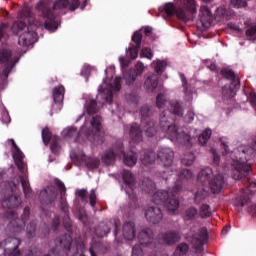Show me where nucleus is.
<instances>
[{"label":"nucleus","mask_w":256,"mask_h":256,"mask_svg":"<svg viewBox=\"0 0 256 256\" xmlns=\"http://www.w3.org/2000/svg\"><path fill=\"white\" fill-rule=\"evenodd\" d=\"M141 116V125L144 127V133L146 137L150 139L155 138L156 141L159 139H168L175 133L179 126L175 125L173 117L171 116V111L164 110L160 113V121L157 129V121L151 115H153V110L149 105H144L139 110Z\"/></svg>","instance_id":"nucleus-1"},{"label":"nucleus","mask_w":256,"mask_h":256,"mask_svg":"<svg viewBox=\"0 0 256 256\" xmlns=\"http://www.w3.org/2000/svg\"><path fill=\"white\" fill-rule=\"evenodd\" d=\"M89 0H83L82 4L79 0H55L53 3L52 8L48 7L47 4L43 1H39L35 9L37 11H41L45 22L44 27L46 31H50V33H55L57 29H59V25H61V22L57 20V15L55 14V10L61 11V9H69V11H77V9H81V11H85V8L87 7V2Z\"/></svg>","instance_id":"nucleus-2"},{"label":"nucleus","mask_w":256,"mask_h":256,"mask_svg":"<svg viewBox=\"0 0 256 256\" xmlns=\"http://www.w3.org/2000/svg\"><path fill=\"white\" fill-rule=\"evenodd\" d=\"M193 179V172L189 169H182L177 174L176 184L169 188V190H158L153 194V203L155 205H163L168 209L170 215H175V211L179 209V200L177 195L181 193L183 189V184L185 181H191Z\"/></svg>","instance_id":"nucleus-3"},{"label":"nucleus","mask_w":256,"mask_h":256,"mask_svg":"<svg viewBox=\"0 0 256 256\" xmlns=\"http://www.w3.org/2000/svg\"><path fill=\"white\" fill-rule=\"evenodd\" d=\"M91 128H87V121L80 127V130L75 126H69L62 131V137L69 139L72 143H79L83 145L85 141H90L99 145L103 143V137L99 135L101 133V116H93L90 121Z\"/></svg>","instance_id":"nucleus-4"},{"label":"nucleus","mask_w":256,"mask_h":256,"mask_svg":"<svg viewBox=\"0 0 256 256\" xmlns=\"http://www.w3.org/2000/svg\"><path fill=\"white\" fill-rule=\"evenodd\" d=\"M104 73L106 75L103 78V84L105 87H103V85L98 87V95L96 98L100 105H105V103L112 105L113 93L121 91V78L116 77L113 80V76L115 75V65H110L105 69Z\"/></svg>","instance_id":"nucleus-5"},{"label":"nucleus","mask_w":256,"mask_h":256,"mask_svg":"<svg viewBox=\"0 0 256 256\" xmlns=\"http://www.w3.org/2000/svg\"><path fill=\"white\" fill-rule=\"evenodd\" d=\"M182 7L175 8V4L172 2H168L164 5V13L162 14V19L167 21L169 17L176 14V17L183 21L184 23H188L193 19V15L197 13V4H195V0H181Z\"/></svg>","instance_id":"nucleus-6"},{"label":"nucleus","mask_w":256,"mask_h":256,"mask_svg":"<svg viewBox=\"0 0 256 256\" xmlns=\"http://www.w3.org/2000/svg\"><path fill=\"white\" fill-rule=\"evenodd\" d=\"M20 57L13 54L11 49L0 48V65L4 66L2 75L4 79L0 80V91H5L9 85L7 78L11 75L13 69H15L17 63H19Z\"/></svg>","instance_id":"nucleus-7"},{"label":"nucleus","mask_w":256,"mask_h":256,"mask_svg":"<svg viewBox=\"0 0 256 256\" xmlns=\"http://www.w3.org/2000/svg\"><path fill=\"white\" fill-rule=\"evenodd\" d=\"M29 217H31V208L29 206L24 207L21 218L17 217L15 211H6L2 215L3 221H10L6 227V231L13 234L25 231Z\"/></svg>","instance_id":"nucleus-8"},{"label":"nucleus","mask_w":256,"mask_h":256,"mask_svg":"<svg viewBox=\"0 0 256 256\" xmlns=\"http://www.w3.org/2000/svg\"><path fill=\"white\" fill-rule=\"evenodd\" d=\"M119 227H121V221L119 219L114 220V243L117 247L123 245V241H133L137 237V228L135 227L134 222L127 221L122 226V236H119Z\"/></svg>","instance_id":"nucleus-9"},{"label":"nucleus","mask_w":256,"mask_h":256,"mask_svg":"<svg viewBox=\"0 0 256 256\" xmlns=\"http://www.w3.org/2000/svg\"><path fill=\"white\" fill-rule=\"evenodd\" d=\"M13 29H17L16 35H18V45L21 47H30V45L37 43V32L31 30L25 22H16Z\"/></svg>","instance_id":"nucleus-10"},{"label":"nucleus","mask_w":256,"mask_h":256,"mask_svg":"<svg viewBox=\"0 0 256 256\" xmlns=\"http://www.w3.org/2000/svg\"><path fill=\"white\" fill-rule=\"evenodd\" d=\"M143 33L146 37H151L153 34V28L151 26H146L140 30H136L131 38V43L128 48H126V53L129 54L130 59H137L139 57V49H141V41H143Z\"/></svg>","instance_id":"nucleus-11"},{"label":"nucleus","mask_w":256,"mask_h":256,"mask_svg":"<svg viewBox=\"0 0 256 256\" xmlns=\"http://www.w3.org/2000/svg\"><path fill=\"white\" fill-rule=\"evenodd\" d=\"M122 179L123 184L121 188L124 189L126 195H128L130 199L129 205L133 207V209H137V203L139 199L135 193V175H133V173H131L129 170H123Z\"/></svg>","instance_id":"nucleus-12"},{"label":"nucleus","mask_w":256,"mask_h":256,"mask_svg":"<svg viewBox=\"0 0 256 256\" xmlns=\"http://www.w3.org/2000/svg\"><path fill=\"white\" fill-rule=\"evenodd\" d=\"M145 71V65L143 62L138 61L135 68L129 69L123 72V79L128 87H135L139 89L141 86V77Z\"/></svg>","instance_id":"nucleus-13"},{"label":"nucleus","mask_w":256,"mask_h":256,"mask_svg":"<svg viewBox=\"0 0 256 256\" xmlns=\"http://www.w3.org/2000/svg\"><path fill=\"white\" fill-rule=\"evenodd\" d=\"M7 143H10L12 145V157L18 171H20V173L23 174L24 177H27V164L23 162V159H25V154H23L21 148L17 146L14 139H8Z\"/></svg>","instance_id":"nucleus-14"},{"label":"nucleus","mask_w":256,"mask_h":256,"mask_svg":"<svg viewBox=\"0 0 256 256\" xmlns=\"http://www.w3.org/2000/svg\"><path fill=\"white\" fill-rule=\"evenodd\" d=\"M175 160V151L170 147H160L156 153V161L165 169L173 166Z\"/></svg>","instance_id":"nucleus-15"},{"label":"nucleus","mask_w":256,"mask_h":256,"mask_svg":"<svg viewBox=\"0 0 256 256\" xmlns=\"http://www.w3.org/2000/svg\"><path fill=\"white\" fill-rule=\"evenodd\" d=\"M20 184L22 185L25 199H31V197H33V189L31 188V184H29V180L27 178H23V176H15L14 181L8 182L12 193L17 191Z\"/></svg>","instance_id":"nucleus-16"},{"label":"nucleus","mask_w":256,"mask_h":256,"mask_svg":"<svg viewBox=\"0 0 256 256\" xmlns=\"http://www.w3.org/2000/svg\"><path fill=\"white\" fill-rule=\"evenodd\" d=\"M169 140L173 143H178L179 145L186 147V149H191L195 141V136H191V132H179L178 128L174 133L171 134Z\"/></svg>","instance_id":"nucleus-17"},{"label":"nucleus","mask_w":256,"mask_h":256,"mask_svg":"<svg viewBox=\"0 0 256 256\" xmlns=\"http://www.w3.org/2000/svg\"><path fill=\"white\" fill-rule=\"evenodd\" d=\"M115 149H118L117 155L123 157V163L124 165H126V167H135L137 165V159L139 156H137V153L133 151H128L125 153V147L123 146V142L116 141Z\"/></svg>","instance_id":"nucleus-18"},{"label":"nucleus","mask_w":256,"mask_h":256,"mask_svg":"<svg viewBox=\"0 0 256 256\" xmlns=\"http://www.w3.org/2000/svg\"><path fill=\"white\" fill-rule=\"evenodd\" d=\"M209 242V232L207 227H202L198 231L197 237L192 238V247L196 253L201 254L205 251V245Z\"/></svg>","instance_id":"nucleus-19"},{"label":"nucleus","mask_w":256,"mask_h":256,"mask_svg":"<svg viewBox=\"0 0 256 256\" xmlns=\"http://www.w3.org/2000/svg\"><path fill=\"white\" fill-rule=\"evenodd\" d=\"M70 158L74 161H81L89 171H93L101 165V160L97 157L86 156L84 152L77 154L70 153Z\"/></svg>","instance_id":"nucleus-20"},{"label":"nucleus","mask_w":256,"mask_h":256,"mask_svg":"<svg viewBox=\"0 0 256 256\" xmlns=\"http://www.w3.org/2000/svg\"><path fill=\"white\" fill-rule=\"evenodd\" d=\"M4 250L3 255L5 256H19L21 251L19 250V245H21V240L17 237H8L3 240Z\"/></svg>","instance_id":"nucleus-21"},{"label":"nucleus","mask_w":256,"mask_h":256,"mask_svg":"<svg viewBox=\"0 0 256 256\" xmlns=\"http://www.w3.org/2000/svg\"><path fill=\"white\" fill-rule=\"evenodd\" d=\"M157 239L161 245L172 246L181 241V234L177 230H168L158 234Z\"/></svg>","instance_id":"nucleus-22"},{"label":"nucleus","mask_w":256,"mask_h":256,"mask_svg":"<svg viewBox=\"0 0 256 256\" xmlns=\"http://www.w3.org/2000/svg\"><path fill=\"white\" fill-rule=\"evenodd\" d=\"M3 209H19L21 207V196L17 194H5L0 200Z\"/></svg>","instance_id":"nucleus-23"},{"label":"nucleus","mask_w":256,"mask_h":256,"mask_svg":"<svg viewBox=\"0 0 256 256\" xmlns=\"http://www.w3.org/2000/svg\"><path fill=\"white\" fill-rule=\"evenodd\" d=\"M52 97L54 104L52 105V109L50 111V117H53L55 113V105H58V111L63 107V99H65V87L63 85L56 86L52 90Z\"/></svg>","instance_id":"nucleus-24"},{"label":"nucleus","mask_w":256,"mask_h":256,"mask_svg":"<svg viewBox=\"0 0 256 256\" xmlns=\"http://www.w3.org/2000/svg\"><path fill=\"white\" fill-rule=\"evenodd\" d=\"M145 218L148 223L159 225V222L163 221V212L159 207L150 206L145 211Z\"/></svg>","instance_id":"nucleus-25"},{"label":"nucleus","mask_w":256,"mask_h":256,"mask_svg":"<svg viewBox=\"0 0 256 256\" xmlns=\"http://www.w3.org/2000/svg\"><path fill=\"white\" fill-rule=\"evenodd\" d=\"M137 239L142 247H149L155 241V233L151 228H144L138 233Z\"/></svg>","instance_id":"nucleus-26"},{"label":"nucleus","mask_w":256,"mask_h":256,"mask_svg":"<svg viewBox=\"0 0 256 256\" xmlns=\"http://www.w3.org/2000/svg\"><path fill=\"white\" fill-rule=\"evenodd\" d=\"M199 23L203 29H209L213 25V13L207 6L200 7V19Z\"/></svg>","instance_id":"nucleus-27"},{"label":"nucleus","mask_w":256,"mask_h":256,"mask_svg":"<svg viewBox=\"0 0 256 256\" xmlns=\"http://www.w3.org/2000/svg\"><path fill=\"white\" fill-rule=\"evenodd\" d=\"M57 200V192L52 188H46L40 191L39 201L42 205H52Z\"/></svg>","instance_id":"nucleus-28"},{"label":"nucleus","mask_w":256,"mask_h":256,"mask_svg":"<svg viewBox=\"0 0 256 256\" xmlns=\"http://www.w3.org/2000/svg\"><path fill=\"white\" fill-rule=\"evenodd\" d=\"M241 89V80H237L236 84H227L222 87V99L224 101L233 99L237 95L238 90Z\"/></svg>","instance_id":"nucleus-29"},{"label":"nucleus","mask_w":256,"mask_h":256,"mask_svg":"<svg viewBox=\"0 0 256 256\" xmlns=\"http://www.w3.org/2000/svg\"><path fill=\"white\" fill-rule=\"evenodd\" d=\"M127 128L129 129V137L132 143H141V141H143V130H141V125L137 122H133L128 125Z\"/></svg>","instance_id":"nucleus-30"},{"label":"nucleus","mask_w":256,"mask_h":256,"mask_svg":"<svg viewBox=\"0 0 256 256\" xmlns=\"http://www.w3.org/2000/svg\"><path fill=\"white\" fill-rule=\"evenodd\" d=\"M55 247L62 249V251H71V245H73V237L69 234H63L58 236L55 240Z\"/></svg>","instance_id":"nucleus-31"},{"label":"nucleus","mask_w":256,"mask_h":256,"mask_svg":"<svg viewBox=\"0 0 256 256\" xmlns=\"http://www.w3.org/2000/svg\"><path fill=\"white\" fill-rule=\"evenodd\" d=\"M209 187L214 195H217L223 191L225 187V177L222 174L215 175L209 182Z\"/></svg>","instance_id":"nucleus-32"},{"label":"nucleus","mask_w":256,"mask_h":256,"mask_svg":"<svg viewBox=\"0 0 256 256\" xmlns=\"http://www.w3.org/2000/svg\"><path fill=\"white\" fill-rule=\"evenodd\" d=\"M255 192L251 189H241L236 197L237 206L245 207L248 203H251V199Z\"/></svg>","instance_id":"nucleus-33"},{"label":"nucleus","mask_w":256,"mask_h":256,"mask_svg":"<svg viewBox=\"0 0 256 256\" xmlns=\"http://www.w3.org/2000/svg\"><path fill=\"white\" fill-rule=\"evenodd\" d=\"M156 155L155 150L146 149L140 154V161L144 167H149V165H153L155 163Z\"/></svg>","instance_id":"nucleus-34"},{"label":"nucleus","mask_w":256,"mask_h":256,"mask_svg":"<svg viewBox=\"0 0 256 256\" xmlns=\"http://www.w3.org/2000/svg\"><path fill=\"white\" fill-rule=\"evenodd\" d=\"M118 150L119 149L115 148V144L113 148L106 150L102 155V163H104V165H113V163H115V159L120 157V154H117Z\"/></svg>","instance_id":"nucleus-35"},{"label":"nucleus","mask_w":256,"mask_h":256,"mask_svg":"<svg viewBox=\"0 0 256 256\" xmlns=\"http://www.w3.org/2000/svg\"><path fill=\"white\" fill-rule=\"evenodd\" d=\"M211 177H213V169L210 167H206L202 169L197 176L198 183L202 185H207V183H211Z\"/></svg>","instance_id":"nucleus-36"},{"label":"nucleus","mask_w":256,"mask_h":256,"mask_svg":"<svg viewBox=\"0 0 256 256\" xmlns=\"http://www.w3.org/2000/svg\"><path fill=\"white\" fill-rule=\"evenodd\" d=\"M159 85V76L152 74L147 77V79L144 82V87L147 89V91L153 92L155 89H157Z\"/></svg>","instance_id":"nucleus-37"},{"label":"nucleus","mask_w":256,"mask_h":256,"mask_svg":"<svg viewBox=\"0 0 256 256\" xmlns=\"http://www.w3.org/2000/svg\"><path fill=\"white\" fill-rule=\"evenodd\" d=\"M221 75L224 77V79L230 81V84L232 85L237 84V81H241V79H239V76L235 75V72L229 68H223L221 70Z\"/></svg>","instance_id":"nucleus-38"},{"label":"nucleus","mask_w":256,"mask_h":256,"mask_svg":"<svg viewBox=\"0 0 256 256\" xmlns=\"http://www.w3.org/2000/svg\"><path fill=\"white\" fill-rule=\"evenodd\" d=\"M111 233V227H109L107 224L101 222L96 228H95V235L96 237H99L102 239V237H107Z\"/></svg>","instance_id":"nucleus-39"},{"label":"nucleus","mask_w":256,"mask_h":256,"mask_svg":"<svg viewBox=\"0 0 256 256\" xmlns=\"http://www.w3.org/2000/svg\"><path fill=\"white\" fill-rule=\"evenodd\" d=\"M197 217H199V210L193 206L186 209L183 213L184 221H195Z\"/></svg>","instance_id":"nucleus-40"},{"label":"nucleus","mask_w":256,"mask_h":256,"mask_svg":"<svg viewBox=\"0 0 256 256\" xmlns=\"http://www.w3.org/2000/svg\"><path fill=\"white\" fill-rule=\"evenodd\" d=\"M171 112L170 117H173L175 115L176 117H183V107L181 106V103L179 101H173L170 103V110Z\"/></svg>","instance_id":"nucleus-41"},{"label":"nucleus","mask_w":256,"mask_h":256,"mask_svg":"<svg viewBox=\"0 0 256 256\" xmlns=\"http://www.w3.org/2000/svg\"><path fill=\"white\" fill-rule=\"evenodd\" d=\"M152 65H154V71L157 75H163L167 69V60H154Z\"/></svg>","instance_id":"nucleus-42"},{"label":"nucleus","mask_w":256,"mask_h":256,"mask_svg":"<svg viewBox=\"0 0 256 256\" xmlns=\"http://www.w3.org/2000/svg\"><path fill=\"white\" fill-rule=\"evenodd\" d=\"M85 109L88 115H95V113L99 111V108H97V100L95 99L87 100L85 104Z\"/></svg>","instance_id":"nucleus-43"},{"label":"nucleus","mask_w":256,"mask_h":256,"mask_svg":"<svg viewBox=\"0 0 256 256\" xmlns=\"http://www.w3.org/2000/svg\"><path fill=\"white\" fill-rule=\"evenodd\" d=\"M187 253H189V244L182 242L176 247L173 256H188Z\"/></svg>","instance_id":"nucleus-44"},{"label":"nucleus","mask_w":256,"mask_h":256,"mask_svg":"<svg viewBox=\"0 0 256 256\" xmlns=\"http://www.w3.org/2000/svg\"><path fill=\"white\" fill-rule=\"evenodd\" d=\"M157 185L153 180L149 178H144L142 181V189L145 191V193H153V190L156 189Z\"/></svg>","instance_id":"nucleus-45"},{"label":"nucleus","mask_w":256,"mask_h":256,"mask_svg":"<svg viewBox=\"0 0 256 256\" xmlns=\"http://www.w3.org/2000/svg\"><path fill=\"white\" fill-rule=\"evenodd\" d=\"M211 215H213L211 206L208 204H202L199 209V217H201V219H208V217H211Z\"/></svg>","instance_id":"nucleus-46"},{"label":"nucleus","mask_w":256,"mask_h":256,"mask_svg":"<svg viewBox=\"0 0 256 256\" xmlns=\"http://www.w3.org/2000/svg\"><path fill=\"white\" fill-rule=\"evenodd\" d=\"M211 135H213V131L210 128L204 130L198 137L200 145H207V142L211 139Z\"/></svg>","instance_id":"nucleus-47"},{"label":"nucleus","mask_w":256,"mask_h":256,"mask_svg":"<svg viewBox=\"0 0 256 256\" xmlns=\"http://www.w3.org/2000/svg\"><path fill=\"white\" fill-rule=\"evenodd\" d=\"M35 231H37V221L32 220L26 227L27 239H33L35 237Z\"/></svg>","instance_id":"nucleus-48"},{"label":"nucleus","mask_w":256,"mask_h":256,"mask_svg":"<svg viewBox=\"0 0 256 256\" xmlns=\"http://www.w3.org/2000/svg\"><path fill=\"white\" fill-rule=\"evenodd\" d=\"M208 196H209V192L207 190L199 189L195 193L194 203H196V205H199V203H201V201H205V199H207Z\"/></svg>","instance_id":"nucleus-49"},{"label":"nucleus","mask_w":256,"mask_h":256,"mask_svg":"<svg viewBox=\"0 0 256 256\" xmlns=\"http://www.w3.org/2000/svg\"><path fill=\"white\" fill-rule=\"evenodd\" d=\"M179 77L182 82V87L184 89V95L186 97H191L193 95V91L189 90V83L187 82V77H185V74L179 72Z\"/></svg>","instance_id":"nucleus-50"},{"label":"nucleus","mask_w":256,"mask_h":256,"mask_svg":"<svg viewBox=\"0 0 256 256\" xmlns=\"http://www.w3.org/2000/svg\"><path fill=\"white\" fill-rule=\"evenodd\" d=\"M66 195L67 194L60 195V210L69 217V203H67Z\"/></svg>","instance_id":"nucleus-51"},{"label":"nucleus","mask_w":256,"mask_h":256,"mask_svg":"<svg viewBox=\"0 0 256 256\" xmlns=\"http://www.w3.org/2000/svg\"><path fill=\"white\" fill-rule=\"evenodd\" d=\"M50 150L53 155H59L61 151V146H59V136H54V139L50 143Z\"/></svg>","instance_id":"nucleus-52"},{"label":"nucleus","mask_w":256,"mask_h":256,"mask_svg":"<svg viewBox=\"0 0 256 256\" xmlns=\"http://www.w3.org/2000/svg\"><path fill=\"white\" fill-rule=\"evenodd\" d=\"M41 137L44 145L47 146L49 145V143H51V138L53 137V134L51 133V131H49L48 127H45L41 132Z\"/></svg>","instance_id":"nucleus-53"},{"label":"nucleus","mask_w":256,"mask_h":256,"mask_svg":"<svg viewBox=\"0 0 256 256\" xmlns=\"http://www.w3.org/2000/svg\"><path fill=\"white\" fill-rule=\"evenodd\" d=\"M91 71H93V67L89 64H85L82 67L80 75H81V77L85 78L86 82L89 81V77H91Z\"/></svg>","instance_id":"nucleus-54"},{"label":"nucleus","mask_w":256,"mask_h":256,"mask_svg":"<svg viewBox=\"0 0 256 256\" xmlns=\"http://www.w3.org/2000/svg\"><path fill=\"white\" fill-rule=\"evenodd\" d=\"M153 50H151V48L149 47H144L142 48L141 52H140V57L141 59H149L151 61V59H153Z\"/></svg>","instance_id":"nucleus-55"},{"label":"nucleus","mask_w":256,"mask_h":256,"mask_svg":"<svg viewBox=\"0 0 256 256\" xmlns=\"http://www.w3.org/2000/svg\"><path fill=\"white\" fill-rule=\"evenodd\" d=\"M166 104L167 98L165 97V94L159 93L156 97V107H158V109H163Z\"/></svg>","instance_id":"nucleus-56"},{"label":"nucleus","mask_w":256,"mask_h":256,"mask_svg":"<svg viewBox=\"0 0 256 256\" xmlns=\"http://www.w3.org/2000/svg\"><path fill=\"white\" fill-rule=\"evenodd\" d=\"M245 35L248 41H256V25L246 29Z\"/></svg>","instance_id":"nucleus-57"},{"label":"nucleus","mask_w":256,"mask_h":256,"mask_svg":"<svg viewBox=\"0 0 256 256\" xmlns=\"http://www.w3.org/2000/svg\"><path fill=\"white\" fill-rule=\"evenodd\" d=\"M1 121L6 125H8V123H11V116H9V111H7V108H5V105L3 104L1 110Z\"/></svg>","instance_id":"nucleus-58"},{"label":"nucleus","mask_w":256,"mask_h":256,"mask_svg":"<svg viewBox=\"0 0 256 256\" xmlns=\"http://www.w3.org/2000/svg\"><path fill=\"white\" fill-rule=\"evenodd\" d=\"M230 5L234 9H244V7H247V1H245V0H230Z\"/></svg>","instance_id":"nucleus-59"},{"label":"nucleus","mask_w":256,"mask_h":256,"mask_svg":"<svg viewBox=\"0 0 256 256\" xmlns=\"http://www.w3.org/2000/svg\"><path fill=\"white\" fill-rule=\"evenodd\" d=\"M55 185L60 189V195H67V188L65 187V183L63 181L59 180V178H56L54 180Z\"/></svg>","instance_id":"nucleus-60"},{"label":"nucleus","mask_w":256,"mask_h":256,"mask_svg":"<svg viewBox=\"0 0 256 256\" xmlns=\"http://www.w3.org/2000/svg\"><path fill=\"white\" fill-rule=\"evenodd\" d=\"M77 197H80L82 203H87V189H76Z\"/></svg>","instance_id":"nucleus-61"},{"label":"nucleus","mask_w":256,"mask_h":256,"mask_svg":"<svg viewBox=\"0 0 256 256\" xmlns=\"http://www.w3.org/2000/svg\"><path fill=\"white\" fill-rule=\"evenodd\" d=\"M89 203L92 209H95V205H97V194L95 193V189H92L89 194Z\"/></svg>","instance_id":"nucleus-62"},{"label":"nucleus","mask_w":256,"mask_h":256,"mask_svg":"<svg viewBox=\"0 0 256 256\" xmlns=\"http://www.w3.org/2000/svg\"><path fill=\"white\" fill-rule=\"evenodd\" d=\"M127 101L130 103H134V105H137L139 103V95L137 93L132 92L126 96Z\"/></svg>","instance_id":"nucleus-63"},{"label":"nucleus","mask_w":256,"mask_h":256,"mask_svg":"<svg viewBox=\"0 0 256 256\" xmlns=\"http://www.w3.org/2000/svg\"><path fill=\"white\" fill-rule=\"evenodd\" d=\"M132 256H144L143 248H141V244H136L133 246Z\"/></svg>","instance_id":"nucleus-64"}]
</instances>
